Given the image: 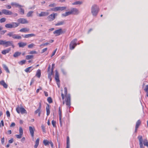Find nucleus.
I'll return each mask as SVG.
<instances>
[{"label":"nucleus","instance_id":"09e8293b","mask_svg":"<svg viewBox=\"0 0 148 148\" xmlns=\"http://www.w3.org/2000/svg\"><path fill=\"white\" fill-rule=\"evenodd\" d=\"M41 127L43 132L46 133V132L45 130V126L43 125H42L41 126Z\"/></svg>","mask_w":148,"mask_h":148},{"label":"nucleus","instance_id":"f257e3e1","mask_svg":"<svg viewBox=\"0 0 148 148\" xmlns=\"http://www.w3.org/2000/svg\"><path fill=\"white\" fill-rule=\"evenodd\" d=\"M64 93L65 96L66 97V104L68 107L70 106L71 105V99L70 95H67V89L66 87L64 88Z\"/></svg>","mask_w":148,"mask_h":148},{"label":"nucleus","instance_id":"ddd939ff","mask_svg":"<svg viewBox=\"0 0 148 148\" xmlns=\"http://www.w3.org/2000/svg\"><path fill=\"white\" fill-rule=\"evenodd\" d=\"M138 138L139 143V145L140 148H144L143 145V137L142 136H139L138 137Z\"/></svg>","mask_w":148,"mask_h":148},{"label":"nucleus","instance_id":"37998d69","mask_svg":"<svg viewBox=\"0 0 148 148\" xmlns=\"http://www.w3.org/2000/svg\"><path fill=\"white\" fill-rule=\"evenodd\" d=\"M26 62V61L25 60H23L19 62H18V63L19 64L22 65L25 64Z\"/></svg>","mask_w":148,"mask_h":148},{"label":"nucleus","instance_id":"2f4dec72","mask_svg":"<svg viewBox=\"0 0 148 148\" xmlns=\"http://www.w3.org/2000/svg\"><path fill=\"white\" fill-rule=\"evenodd\" d=\"M141 123V121L140 120H138L137 122L136 125V130H137Z\"/></svg>","mask_w":148,"mask_h":148},{"label":"nucleus","instance_id":"5701e85b","mask_svg":"<svg viewBox=\"0 0 148 148\" xmlns=\"http://www.w3.org/2000/svg\"><path fill=\"white\" fill-rule=\"evenodd\" d=\"M18 45L20 47H23L26 45L27 44L26 43L22 42L18 43Z\"/></svg>","mask_w":148,"mask_h":148},{"label":"nucleus","instance_id":"c85d7f7f","mask_svg":"<svg viewBox=\"0 0 148 148\" xmlns=\"http://www.w3.org/2000/svg\"><path fill=\"white\" fill-rule=\"evenodd\" d=\"M64 23V21H59L58 23L55 24L56 26H59L63 25Z\"/></svg>","mask_w":148,"mask_h":148},{"label":"nucleus","instance_id":"9d476101","mask_svg":"<svg viewBox=\"0 0 148 148\" xmlns=\"http://www.w3.org/2000/svg\"><path fill=\"white\" fill-rule=\"evenodd\" d=\"M4 45L5 47H7L10 46H11L13 48L14 47V46L13 44L12 41H6L5 40Z\"/></svg>","mask_w":148,"mask_h":148},{"label":"nucleus","instance_id":"864d4df0","mask_svg":"<svg viewBox=\"0 0 148 148\" xmlns=\"http://www.w3.org/2000/svg\"><path fill=\"white\" fill-rule=\"evenodd\" d=\"M49 44V43L46 42L45 43H44L41 44V45H40V46H47Z\"/></svg>","mask_w":148,"mask_h":148},{"label":"nucleus","instance_id":"20e7f679","mask_svg":"<svg viewBox=\"0 0 148 148\" xmlns=\"http://www.w3.org/2000/svg\"><path fill=\"white\" fill-rule=\"evenodd\" d=\"M7 36L10 37H12L14 39H21V36L17 34H14V32H9L7 34Z\"/></svg>","mask_w":148,"mask_h":148},{"label":"nucleus","instance_id":"a211bd4d","mask_svg":"<svg viewBox=\"0 0 148 148\" xmlns=\"http://www.w3.org/2000/svg\"><path fill=\"white\" fill-rule=\"evenodd\" d=\"M0 84L3 86L5 88H8V85L5 82L4 80H2L0 81Z\"/></svg>","mask_w":148,"mask_h":148},{"label":"nucleus","instance_id":"0e129e2a","mask_svg":"<svg viewBox=\"0 0 148 148\" xmlns=\"http://www.w3.org/2000/svg\"><path fill=\"white\" fill-rule=\"evenodd\" d=\"M54 66H55V64H52V69H51V71H52V72H53V69L54 68Z\"/></svg>","mask_w":148,"mask_h":148},{"label":"nucleus","instance_id":"49530a36","mask_svg":"<svg viewBox=\"0 0 148 148\" xmlns=\"http://www.w3.org/2000/svg\"><path fill=\"white\" fill-rule=\"evenodd\" d=\"M22 135H23L19 134H16L15 136L17 138L20 139L21 138Z\"/></svg>","mask_w":148,"mask_h":148},{"label":"nucleus","instance_id":"7ed1b4c3","mask_svg":"<svg viewBox=\"0 0 148 148\" xmlns=\"http://www.w3.org/2000/svg\"><path fill=\"white\" fill-rule=\"evenodd\" d=\"M18 24L16 22H12L5 25V27L7 28H12L17 27L18 26Z\"/></svg>","mask_w":148,"mask_h":148},{"label":"nucleus","instance_id":"1a4fd4ad","mask_svg":"<svg viewBox=\"0 0 148 148\" xmlns=\"http://www.w3.org/2000/svg\"><path fill=\"white\" fill-rule=\"evenodd\" d=\"M71 14L77 15L79 13V10L75 8H73L70 10Z\"/></svg>","mask_w":148,"mask_h":148},{"label":"nucleus","instance_id":"aec40b11","mask_svg":"<svg viewBox=\"0 0 148 148\" xmlns=\"http://www.w3.org/2000/svg\"><path fill=\"white\" fill-rule=\"evenodd\" d=\"M59 121L60 125L61 126L62 125V124L61 122V112L60 109V108L59 107Z\"/></svg>","mask_w":148,"mask_h":148},{"label":"nucleus","instance_id":"69168bd1","mask_svg":"<svg viewBox=\"0 0 148 148\" xmlns=\"http://www.w3.org/2000/svg\"><path fill=\"white\" fill-rule=\"evenodd\" d=\"M9 143H12L13 142V139L12 138L10 140H9Z\"/></svg>","mask_w":148,"mask_h":148},{"label":"nucleus","instance_id":"423d86ee","mask_svg":"<svg viewBox=\"0 0 148 148\" xmlns=\"http://www.w3.org/2000/svg\"><path fill=\"white\" fill-rule=\"evenodd\" d=\"M17 23L18 24V26L20 23L22 24H27L29 23L28 21L26 19L23 18H21L17 20Z\"/></svg>","mask_w":148,"mask_h":148},{"label":"nucleus","instance_id":"bf43d9fd","mask_svg":"<svg viewBox=\"0 0 148 148\" xmlns=\"http://www.w3.org/2000/svg\"><path fill=\"white\" fill-rule=\"evenodd\" d=\"M6 8L8 9H10L11 8V7L10 5H5Z\"/></svg>","mask_w":148,"mask_h":148},{"label":"nucleus","instance_id":"9b49d317","mask_svg":"<svg viewBox=\"0 0 148 148\" xmlns=\"http://www.w3.org/2000/svg\"><path fill=\"white\" fill-rule=\"evenodd\" d=\"M1 11L3 14L5 15H11L13 14L12 12L6 9H2Z\"/></svg>","mask_w":148,"mask_h":148},{"label":"nucleus","instance_id":"6ab92c4d","mask_svg":"<svg viewBox=\"0 0 148 148\" xmlns=\"http://www.w3.org/2000/svg\"><path fill=\"white\" fill-rule=\"evenodd\" d=\"M55 79L57 82H59L60 80L59 77V74L57 70L56 71Z\"/></svg>","mask_w":148,"mask_h":148},{"label":"nucleus","instance_id":"338daca9","mask_svg":"<svg viewBox=\"0 0 148 148\" xmlns=\"http://www.w3.org/2000/svg\"><path fill=\"white\" fill-rule=\"evenodd\" d=\"M47 48H45L44 49H43L42 50V52L41 53H44L45 52V51H46L47 50Z\"/></svg>","mask_w":148,"mask_h":148},{"label":"nucleus","instance_id":"052dcab7","mask_svg":"<svg viewBox=\"0 0 148 148\" xmlns=\"http://www.w3.org/2000/svg\"><path fill=\"white\" fill-rule=\"evenodd\" d=\"M36 53V52L35 51H32L30 52L29 53L30 54H35Z\"/></svg>","mask_w":148,"mask_h":148},{"label":"nucleus","instance_id":"72a5a7b5","mask_svg":"<svg viewBox=\"0 0 148 148\" xmlns=\"http://www.w3.org/2000/svg\"><path fill=\"white\" fill-rule=\"evenodd\" d=\"M82 3V1H78L72 3L73 5H80Z\"/></svg>","mask_w":148,"mask_h":148},{"label":"nucleus","instance_id":"680f3d73","mask_svg":"<svg viewBox=\"0 0 148 148\" xmlns=\"http://www.w3.org/2000/svg\"><path fill=\"white\" fill-rule=\"evenodd\" d=\"M57 50V49H56L53 52V53H52V56H51V57H52V56H53L55 54L56 51Z\"/></svg>","mask_w":148,"mask_h":148},{"label":"nucleus","instance_id":"f8f14e48","mask_svg":"<svg viewBox=\"0 0 148 148\" xmlns=\"http://www.w3.org/2000/svg\"><path fill=\"white\" fill-rule=\"evenodd\" d=\"M29 131L31 135V136L33 139V140H34V133L35 130V128L34 127H32L29 126Z\"/></svg>","mask_w":148,"mask_h":148},{"label":"nucleus","instance_id":"f704fd0d","mask_svg":"<svg viewBox=\"0 0 148 148\" xmlns=\"http://www.w3.org/2000/svg\"><path fill=\"white\" fill-rule=\"evenodd\" d=\"M41 111L40 110L38 109H37L34 112L35 114H36L37 113H38V116H40V115Z\"/></svg>","mask_w":148,"mask_h":148},{"label":"nucleus","instance_id":"a18cd8bd","mask_svg":"<svg viewBox=\"0 0 148 148\" xmlns=\"http://www.w3.org/2000/svg\"><path fill=\"white\" fill-rule=\"evenodd\" d=\"M6 19L5 18H2L0 19V22L1 23H3L5 21Z\"/></svg>","mask_w":148,"mask_h":148},{"label":"nucleus","instance_id":"4d7b16f0","mask_svg":"<svg viewBox=\"0 0 148 148\" xmlns=\"http://www.w3.org/2000/svg\"><path fill=\"white\" fill-rule=\"evenodd\" d=\"M6 114L7 116L8 117H10V114L9 112L8 111H7L6 112Z\"/></svg>","mask_w":148,"mask_h":148},{"label":"nucleus","instance_id":"3c124183","mask_svg":"<svg viewBox=\"0 0 148 148\" xmlns=\"http://www.w3.org/2000/svg\"><path fill=\"white\" fill-rule=\"evenodd\" d=\"M56 122L52 120V125L53 127H56Z\"/></svg>","mask_w":148,"mask_h":148},{"label":"nucleus","instance_id":"5fc2aeb1","mask_svg":"<svg viewBox=\"0 0 148 148\" xmlns=\"http://www.w3.org/2000/svg\"><path fill=\"white\" fill-rule=\"evenodd\" d=\"M144 90L146 92H147L148 91V85L146 86L145 88L144 89Z\"/></svg>","mask_w":148,"mask_h":148},{"label":"nucleus","instance_id":"412c9836","mask_svg":"<svg viewBox=\"0 0 148 148\" xmlns=\"http://www.w3.org/2000/svg\"><path fill=\"white\" fill-rule=\"evenodd\" d=\"M29 31V29L26 28H22L21 29H20L19 30L20 32H23L25 33L28 32Z\"/></svg>","mask_w":148,"mask_h":148},{"label":"nucleus","instance_id":"ea45409f","mask_svg":"<svg viewBox=\"0 0 148 148\" xmlns=\"http://www.w3.org/2000/svg\"><path fill=\"white\" fill-rule=\"evenodd\" d=\"M34 56L33 55H27L26 56V58L27 60H29L33 58Z\"/></svg>","mask_w":148,"mask_h":148},{"label":"nucleus","instance_id":"79ce46f5","mask_svg":"<svg viewBox=\"0 0 148 148\" xmlns=\"http://www.w3.org/2000/svg\"><path fill=\"white\" fill-rule=\"evenodd\" d=\"M19 134H21L22 135H23V130L22 128L21 127H20L19 129Z\"/></svg>","mask_w":148,"mask_h":148},{"label":"nucleus","instance_id":"393cba45","mask_svg":"<svg viewBox=\"0 0 148 148\" xmlns=\"http://www.w3.org/2000/svg\"><path fill=\"white\" fill-rule=\"evenodd\" d=\"M71 14V13L70 10L69 11L66 12L62 14V16L64 17H66Z\"/></svg>","mask_w":148,"mask_h":148},{"label":"nucleus","instance_id":"6e6552de","mask_svg":"<svg viewBox=\"0 0 148 148\" xmlns=\"http://www.w3.org/2000/svg\"><path fill=\"white\" fill-rule=\"evenodd\" d=\"M16 111L18 113H19L20 112H21L22 114L24 113L27 114V113L26 111L24 108L19 107H18L16 108Z\"/></svg>","mask_w":148,"mask_h":148},{"label":"nucleus","instance_id":"dca6fc26","mask_svg":"<svg viewBox=\"0 0 148 148\" xmlns=\"http://www.w3.org/2000/svg\"><path fill=\"white\" fill-rule=\"evenodd\" d=\"M22 36L24 38H27L33 36H35L36 35L34 34H26L25 35H22Z\"/></svg>","mask_w":148,"mask_h":148},{"label":"nucleus","instance_id":"e2e57ef3","mask_svg":"<svg viewBox=\"0 0 148 148\" xmlns=\"http://www.w3.org/2000/svg\"><path fill=\"white\" fill-rule=\"evenodd\" d=\"M42 88L40 87H39V88L36 91V93H38L39 92V90H42Z\"/></svg>","mask_w":148,"mask_h":148},{"label":"nucleus","instance_id":"4be33fe9","mask_svg":"<svg viewBox=\"0 0 148 148\" xmlns=\"http://www.w3.org/2000/svg\"><path fill=\"white\" fill-rule=\"evenodd\" d=\"M32 66H30L29 67H28L25 70V72L27 73H28V72H30L31 71H32V70L34 69V68L32 69Z\"/></svg>","mask_w":148,"mask_h":148},{"label":"nucleus","instance_id":"39448f33","mask_svg":"<svg viewBox=\"0 0 148 148\" xmlns=\"http://www.w3.org/2000/svg\"><path fill=\"white\" fill-rule=\"evenodd\" d=\"M77 39H74L71 42L69 45L70 49L71 50L73 49L77 46Z\"/></svg>","mask_w":148,"mask_h":148},{"label":"nucleus","instance_id":"a878e982","mask_svg":"<svg viewBox=\"0 0 148 148\" xmlns=\"http://www.w3.org/2000/svg\"><path fill=\"white\" fill-rule=\"evenodd\" d=\"M10 49L8 48L7 49L3 50L2 52V53L3 54L5 55V54H6V53H9V52L10 51Z\"/></svg>","mask_w":148,"mask_h":148},{"label":"nucleus","instance_id":"f03ea898","mask_svg":"<svg viewBox=\"0 0 148 148\" xmlns=\"http://www.w3.org/2000/svg\"><path fill=\"white\" fill-rule=\"evenodd\" d=\"M98 7L96 5H93L91 8V12L93 15L96 16L99 11Z\"/></svg>","mask_w":148,"mask_h":148},{"label":"nucleus","instance_id":"4468645a","mask_svg":"<svg viewBox=\"0 0 148 148\" xmlns=\"http://www.w3.org/2000/svg\"><path fill=\"white\" fill-rule=\"evenodd\" d=\"M63 32L62 29H60L56 30L53 32V34H55L56 36H57L60 35L63 33Z\"/></svg>","mask_w":148,"mask_h":148},{"label":"nucleus","instance_id":"603ef678","mask_svg":"<svg viewBox=\"0 0 148 148\" xmlns=\"http://www.w3.org/2000/svg\"><path fill=\"white\" fill-rule=\"evenodd\" d=\"M5 40H0V45H4Z\"/></svg>","mask_w":148,"mask_h":148},{"label":"nucleus","instance_id":"bb28decb","mask_svg":"<svg viewBox=\"0 0 148 148\" xmlns=\"http://www.w3.org/2000/svg\"><path fill=\"white\" fill-rule=\"evenodd\" d=\"M3 66L4 69L6 71V72L10 73V71L7 66L5 64H3Z\"/></svg>","mask_w":148,"mask_h":148},{"label":"nucleus","instance_id":"2eb2a0df","mask_svg":"<svg viewBox=\"0 0 148 148\" xmlns=\"http://www.w3.org/2000/svg\"><path fill=\"white\" fill-rule=\"evenodd\" d=\"M49 13L48 12H42L38 14V16L39 17L44 16L48 15Z\"/></svg>","mask_w":148,"mask_h":148},{"label":"nucleus","instance_id":"4c0bfd02","mask_svg":"<svg viewBox=\"0 0 148 148\" xmlns=\"http://www.w3.org/2000/svg\"><path fill=\"white\" fill-rule=\"evenodd\" d=\"M143 142L144 145L148 147V141L147 139L144 140Z\"/></svg>","mask_w":148,"mask_h":148},{"label":"nucleus","instance_id":"de8ad7c7","mask_svg":"<svg viewBox=\"0 0 148 148\" xmlns=\"http://www.w3.org/2000/svg\"><path fill=\"white\" fill-rule=\"evenodd\" d=\"M47 100L48 102L49 103H51L52 102V99L51 97H49L47 98Z\"/></svg>","mask_w":148,"mask_h":148},{"label":"nucleus","instance_id":"7c9ffc66","mask_svg":"<svg viewBox=\"0 0 148 148\" xmlns=\"http://www.w3.org/2000/svg\"><path fill=\"white\" fill-rule=\"evenodd\" d=\"M46 109L47 111V116H48L50 114L49 107L48 104H47V106L46 107Z\"/></svg>","mask_w":148,"mask_h":148},{"label":"nucleus","instance_id":"8fccbe9b","mask_svg":"<svg viewBox=\"0 0 148 148\" xmlns=\"http://www.w3.org/2000/svg\"><path fill=\"white\" fill-rule=\"evenodd\" d=\"M56 5L55 3H53L49 4V7H53L55 6Z\"/></svg>","mask_w":148,"mask_h":148},{"label":"nucleus","instance_id":"b1692460","mask_svg":"<svg viewBox=\"0 0 148 148\" xmlns=\"http://www.w3.org/2000/svg\"><path fill=\"white\" fill-rule=\"evenodd\" d=\"M41 74V70L40 69H38L36 71V76L39 78L40 77Z\"/></svg>","mask_w":148,"mask_h":148},{"label":"nucleus","instance_id":"a19ab883","mask_svg":"<svg viewBox=\"0 0 148 148\" xmlns=\"http://www.w3.org/2000/svg\"><path fill=\"white\" fill-rule=\"evenodd\" d=\"M66 8V7H59V11H63Z\"/></svg>","mask_w":148,"mask_h":148},{"label":"nucleus","instance_id":"c756f323","mask_svg":"<svg viewBox=\"0 0 148 148\" xmlns=\"http://www.w3.org/2000/svg\"><path fill=\"white\" fill-rule=\"evenodd\" d=\"M21 54V53L19 52H15L13 55V56L14 57H16L20 56Z\"/></svg>","mask_w":148,"mask_h":148},{"label":"nucleus","instance_id":"cd10ccee","mask_svg":"<svg viewBox=\"0 0 148 148\" xmlns=\"http://www.w3.org/2000/svg\"><path fill=\"white\" fill-rule=\"evenodd\" d=\"M39 142V138H38L36 140L35 142V144L34 146V148H37Z\"/></svg>","mask_w":148,"mask_h":148},{"label":"nucleus","instance_id":"13d9d810","mask_svg":"<svg viewBox=\"0 0 148 148\" xmlns=\"http://www.w3.org/2000/svg\"><path fill=\"white\" fill-rule=\"evenodd\" d=\"M7 31L6 30H2L1 32V34H4Z\"/></svg>","mask_w":148,"mask_h":148},{"label":"nucleus","instance_id":"58836bf2","mask_svg":"<svg viewBox=\"0 0 148 148\" xmlns=\"http://www.w3.org/2000/svg\"><path fill=\"white\" fill-rule=\"evenodd\" d=\"M49 142L47 140H44L43 141V143L46 146L48 145Z\"/></svg>","mask_w":148,"mask_h":148},{"label":"nucleus","instance_id":"c03bdc74","mask_svg":"<svg viewBox=\"0 0 148 148\" xmlns=\"http://www.w3.org/2000/svg\"><path fill=\"white\" fill-rule=\"evenodd\" d=\"M35 46V45L33 43H32L28 45V47L29 48L32 49Z\"/></svg>","mask_w":148,"mask_h":148},{"label":"nucleus","instance_id":"774afa93","mask_svg":"<svg viewBox=\"0 0 148 148\" xmlns=\"http://www.w3.org/2000/svg\"><path fill=\"white\" fill-rule=\"evenodd\" d=\"M15 123H14L13 122L11 124V125H10V127H14L15 126Z\"/></svg>","mask_w":148,"mask_h":148},{"label":"nucleus","instance_id":"e433bc0d","mask_svg":"<svg viewBox=\"0 0 148 148\" xmlns=\"http://www.w3.org/2000/svg\"><path fill=\"white\" fill-rule=\"evenodd\" d=\"M51 10L54 11H59V7H56L53 8H51Z\"/></svg>","mask_w":148,"mask_h":148},{"label":"nucleus","instance_id":"c9c22d12","mask_svg":"<svg viewBox=\"0 0 148 148\" xmlns=\"http://www.w3.org/2000/svg\"><path fill=\"white\" fill-rule=\"evenodd\" d=\"M33 13V12L32 11H29L27 14V17H31L32 16V14Z\"/></svg>","mask_w":148,"mask_h":148},{"label":"nucleus","instance_id":"473e14b6","mask_svg":"<svg viewBox=\"0 0 148 148\" xmlns=\"http://www.w3.org/2000/svg\"><path fill=\"white\" fill-rule=\"evenodd\" d=\"M23 7H19L18 8L20 10V12L21 14H24V10L22 8Z\"/></svg>","mask_w":148,"mask_h":148},{"label":"nucleus","instance_id":"6e6d98bb","mask_svg":"<svg viewBox=\"0 0 148 148\" xmlns=\"http://www.w3.org/2000/svg\"><path fill=\"white\" fill-rule=\"evenodd\" d=\"M1 143L2 144H3L5 142V139L3 137L1 138Z\"/></svg>","mask_w":148,"mask_h":148},{"label":"nucleus","instance_id":"0eeeda50","mask_svg":"<svg viewBox=\"0 0 148 148\" xmlns=\"http://www.w3.org/2000/svg\"><path fill=\"white\" fill-rule=\"evenodd\" d=\"M57 15L56 13H53L49 16L47 18V19L49 21H53L55 18V17Z\"/></svg>","mask_w":148,"mask_h":148},{"label":"nucleus","instance_id":"f3484780","mask_svg":"<svg viewBox=\"0 0 148 148\" xmlns=\"http://www.w3.org/2000/svg\"><path fill=\"white\" fill-rule=\"evenodd\" d=\"M11 5L13 6H14L16 7H24V6L21 5L19 4L18 3L16 2H12L11 3Z\"/></svg>","mask_w":148,"mask_h":148}]
</instances>
